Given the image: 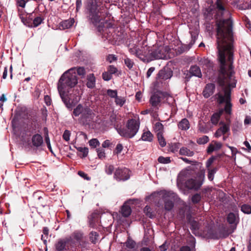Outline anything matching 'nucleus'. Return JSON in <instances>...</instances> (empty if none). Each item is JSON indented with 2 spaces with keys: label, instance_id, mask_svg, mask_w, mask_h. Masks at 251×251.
I'll use <instances>...</instances> for the list:
<instances>
[{
  "label": "nucleus",
  "instance_id": "nucleus-1",
  "mask_svg": "<svg viewBox=\"0 0 251 251\" xmlns=\"http://www.w3.org/2000/svg\"><path fill=\"white\" fill-rule=\"evenodd\" d=\"M217 44L218 59L220 63L218 78L222 90L214 96L220 110H231V88L235 87L236 80L232 70L233 54L232 21L227 19L217 21Z\"/></svg>",
  "mask_w": 251,
  "mask_h": 251
},
{
  "label": "nucleus",
  "instance_id": "nucleus-2",
  "mask_svg": "<svg viewBox=\"0 0 251 251\" xmlns=\"http://www.w3.org/2000/svg\"><path fill=\"white\" fill-rule=\"evenodd\" d=\"M176 197V194L173 191L162 190L152 193L146 198V200H151L158 207L162 206L164 202V209L170 211L174 207Z\"/></svg>",
  "mask_w": 251,
  "mask_h": 251
},
{
  "label": "nucleus",
  "instance_id": "nucleus-3",
  "mask_svg": "<svg viewBox=\"0 0 251 251\" xmlns=\"http://www.w3.org/2000/svg\"><path fill=\"white\" fill-rule=\"evenodd\" d=\"M74 69H71L65 72L60 78L57 85V89L60 95H63V91H65L66 87H73L77 83V78Z\"/></svg>",
  "mask_w": 251,
  "mask_h": 251
},
{
  "label": "nucleus",
  "instance_id": "nucleus-4",
  "mask_svg": "<svg viewBox=\"0 0 251 251\" xmlns=\"http://www.w3.org/2000/svg\"><path fill=\"white\" fill-rule=\"evenodd\" d=\"M140 124L138 117L129 119L127 121L125 127L117 126V131L123 137L132 138L138 132Z\"/></svg>",
  "mask_w": 251,
  "mask_h": 251
},
{
  "label": "nucleus",
  "instance_id": "nucleus-5",
  "mask_svg": "<svg viewBox=\"0 0 251 251\" xmlns=\"http://www.w3.org/2000/svg\"><path fill=\"white\" fill-rule=\"evenodd\" d=\"M169 99H173L169 94L158 91L151 96L150 102L153 107H157L160 106L162 102L168 101Z\"/></svg>",
  "mask_w": 251,
  "mask_h": 251
},
{
  "label": "nucleus",
  "instance_id": "nucleus-6",
  "mask_svg": "<svg viewBox=\"0 0 251 251\" xmlns=\"http://www.w3.org/2000/svg\"><path fill=\"white\" fill-rule=\"evenodd\" d=\"M204 177V172L201 170L198 173L196 178L189 179L185 182V186L189 189L197 190L202 185Z\"/></svg>",
  "mask_w": 251,
  "mask_h": 251
},
{
  "label": "nucleus",
  "instance_id": "nucleus-7",
  "mask_svg": "<svg viewBox=\"0 0 251 251\" xmlns=\"http://www.w3.org/2000/svg\"><path fill=\"white\" fill-rule=\"evenodd\" d=\"M63 95H60L62 101L68 109L73 108L79 101L80 98L78 95L72 93L67 94L63 91Z\"/></svg>",
  "mask_w": 251,
  "mask_h": 251
},
{
  "label": "nucleus",
  "instance_id": "nucleus-8",
  "mask_svg": "<svg viewBox=\"0 0 251 251\" xmlns=\"http://www.w3.org/2000/svg\"><path fill=\"white\" fill-rule=\"evenodd\" d=\"M150 59H166V49L164 46L154 47L151 51Z\"/></svg>",
  "mask_w": 251,
  "mask_h": 251
},
{
  "label": "nucleus",
  "instance_id": "nucleus-9",
  "mask_svg": "<svg viewBox=\"0 0 251 251\" xmlns=\"http://www.w3.org/2000/svg\"><path fill=\"white\" fill-rule=\"evenodd\" d=\"M99 13L100 11L97 6L95 5L91 6L89 9V19L96 26L98 25V24L100 23L101 20Z\"/></svg>",
  "mask_w": 251,
  "mask_h": 251
},
{
  "label": "nucleus",
  "instance_id": "nucleus-10",
  "mask_svg": "<svg viewBox=\"0 0 251 251\" xmlns=\"http://www.w3.org/2000/svg\"><path fill=\"white\" fill-rule=\"evenodd\" d=\"M82 113L80 118H79V122L83 125H87L95 120V114L93 111H82Z\"/></svg>",
  "mask_w": 251,
  "mask_h": 251
},
{
  "label": "nucleus",
  "instance_id": "nucleus-11",
  "mask_svg": "<svg viewBox=\"0 0 251 251\" xmlns=\"http://www.w3.org/2000/svg\"><path fill=\"white\" fill-rule=\"evenodd\" d=\"M114 178L118 181H125L130 177L129 170L126 168H118L114 173Z\"/></svg>",
  "mask_w": 251,
  "mask_h": 251
},
{
  "label": "nucleus",
  "instance_id": "nucleus-12",
  "mask_svg": "<svg viewBox=\"0 0 251 251\" xmlns=\"http://www.w3.org/2000/svg\"><path fill=\"white\" fill-rule=\"evenodd\" d=\"M136 201H138V200L130 199L124 203L121 209V213L124 217H127L131 214V209L128 204H134Z\"/></svg>",
  "mask_w": 251,
  "mask_h": 251
},
{
  "label": "nucleus",
  "instance_id": "nucleus-13",
  "mask_svg": "<svg viewBox=\"0 0 251 251\" xmlns=\"http://www.w3.org/2000/svg\"><path fill=\"white\" fill-rule=\"evenodd\" d=\"M109 115H110L109 119L111 124L113 125L117 130V126H121L119 125V124L122 123L121 117L117 114L116 112H114V111H111Z\"/></svg>",
  "mask_w": 251,
  "mask_h": 251
},
{
  "label": "nucleus",
  "instance_id": "nucleus-14",
  "mask_svg": "<svg viewBox=\"0 0 251 251\" xmlns=\"http://www.w3.org/2000/svg\"><path fill=\"white\" fill-rule=\"evenodd\" d=\"M173 75V72L169 69H162L159 71L157 75V80H166L170 78Z\"/></svg>",
  "mask_w": 251,
  "mask_h": 251
},
{
  "label": "nucleus",
  "instance_id": "nucleus-15",
  "mask_svg": "<svg viewBox=\"0 0 251 251\" xmlns=\"http://www.w3.org/2000/svg\"><path fill=\"white\" fill-rule=\"evenodd\" d=\"M215 86L213 83L207 84L203 90L202 94L205 98L211 96L215 91Z\"/></svg>",
  "mask_w": 251,
  "mask_h": 251
},
{
  "label": "nucleus",
  "instance_id": "nucleus-16",
  "mask_svg": "<svg viewBox=\"0 0 251 251\" xmlns=\"http://www.w3.org/2000/svg\"><path fill=\"white\" fill-rule=\"evenodd\" d=\"M31 143L33 147L39 148L43 144L42 136L39 134H35L32 137Z\"/></svg>",
  "mask_w": 251,
  "mask_h": 251
},
{
  "label": "nucleus",
  "instance_id": "nucleus-17",
  "mask_svg": "<svg viewBox=\"0 0 251 251\" xmlns=\"http://www.w3.org/2000/svg\"><path fill=\"white\" fill-rule=\"evenodd\" d=\"M151 50H149V47L147 46H145L144 47H141V49L139 48V53L140 55L138 56V58L140 59L143 60H144V58H150V53Z\"/></svg>",
  "mask_w": 251,
  "mask_h": 251
},
{
  "label": "nucleus",
  "instance_id": "nucleus-18",
  "mask_svg": "<svg viewBox=\"0 0 251 251\" xmlns=\"http://www.w3.org/2000/svg\"><path fill=\"white\" fill-rule=\"evenodd\" d=\"M189 245L190 246H184L182 247L180 251H196V239L194 237H192L190 238L189 241Z\"/></svg>",
  "mask_w": 251,
  "mask_h": 251
},
{
  "label": "nucleus",
  "instance_id": "nucleus-19",
  "mask_svg": "<svg viewBox=\"0 0 251 251\" xmlns=\"http://www.w3.org/2000/svg\"><path fill=\"white\" fill-rule=\"evenodd\" d=\"M69 241V239H60L58 240L55 245V249L57 251H65L66 250V244Z\"/></svg>",
  "mask_w": 251,
  "mask_h": 251
},
{
  "label": "nucleus",
  "instance_id": "nucleus-20",
  "mask_svg": "<svg viewBox=\"0 0 251 251\" xmlns=\"http://www.w3.org/2000/svg\"><path fill=\"white\" fill-rule=\"evenodd\" d=\"M96 85V78L93 74H90L87 76L86 86L89 88H94Z\"/></svg>",
  "mask_w": 251,
  "mask_h": 251
},
{
  "label": "nucleus",
  "instance_id": "nucleus-21",
  "mask_svg": "<svg viewBox=\"0 0 251 251\" xmlns=\"http://www.w3.org/2000/svg\"><path fill=\"white\" fill-rule=\"evenodd\" d=\"M227 221L229 224H234L236 225L238 222V216L233 213H229L227 217Z\"/></svg>",
  "mask_w": 251,
  "mask_h": 251
},
{
  "label": "nucleus",
  "instance_id": "nucleus-22",
  "mask_svg": "<svg viewBox=\"0 0 251 251\" xmlns=\"http://www.w3.org/2000/svg\"><path fill=\"white\" fill-rule=\"evenodd\" d=\"M72 237L78 242L80 245H81V242H82L83 238V233L80 231H75L72 234Z\"/></svg>",
  "mask_w": 251,
  "mask_h": 251
},
{
  "label": "nucleus",
  "instance_id": "nucleus-23",
  "mask_svg": "<svg viewBox=\"0 0 251 251\" xmlns=\"http://www.w3.org/2000/svg\"><path fill=\"white\" fill-rule=\"evenodd\" d=\"M190 73L194 76L201 78L202 76L200 68L197 66H191L190 69Z\"/></svg>",
  "mask_w": 251,
  "mask_h": 251
},
{
  "label": "nucleus",
  "instance_id": "nucleus-24",
  "mask_svg": "<svg viewBox=\"0 0 251 251\" xmlns=\"http://www.w3.org/2000/svg\"><path fill=\"white\" fill-rule=\"evenodd\" d=\"M179 153L180 155H186L189 157L193 156L194 155V152L191 151L187 147H183L179 150Z\"/></svg>",
  "mask_w": 251,
  "mask_h": 251
},
{
  "label": "nucleus",
  "instance_id": "nucleus-25",
  "mask_svg": "<svg viewBox=\"0 0 251 251\" xmlns=\"http://www.w3.org/2000/svg\"><path fill=\"white\" fill-rule=\"evenodd\" d=\"M191 176V171L189 170L185 169L181 171L178 176V179L180 181L185 180V178Z\"/></svg>",
  "mask_w": 251,
  "mask_h": 251
},
{
  "label": "nucleus",
  "instance_id": "nucleus-26",
  "mask_svg": "<svg viewBox=\"0 0 251 251\" xmlns=\"http://www.w3.org/2000/svg\"><path fill=\"white\" fill-rule=\"evenodd\" d=\"M226 2V0H217L216 2V8L218 12H221V14L225 11V4Z\"/></svg>",
  "mask_w": 251,
  "mask_h": 251
},
{
  "label": "nucleus",
  "instance_id": "nucleus-27",
  "mask_svg": "<svg viewBox=\"0 0 251 251\" xmlns=\"http://www.w3.org/2000/svg\"><path fill=\"white\" fill-rule=\"evenodd\" d=\"M89 239L91 242L93 244H96L99 241L100 237L99 234L96 231H91L89 233Z\"/></svg>",
  "mask_w": 251,
  "mask_h": 251
},
{
  "label": "nucleus",
  "instance_id": "nucleus-28",
  "mask_svg": "<svg viewBox=\"0 0 251 251\" xmlns=\"http://www.w3.org/2000/svg\"><path fill=\"white\" fill-rule=\"evenodd\" d=\"M190 228L192 231V232L195 234L199 233V230L200 228V223L194 220L190 222Z\"/></svg>",
  "mask_w": 251,
  "mask_h": 251
},
{
  "label": "nucleus",
  "instance_id": "nucleus-29",
  "mask_svg": "<svg viewBox=\"0 0 251 251\" xmlns=\"http://www.w3.org/2000/svg\"><path fill=\"white\" fill-rule=\"evenodd\" d=\"M223 111H218L214 113L211 118V122L213 125H217L219 121L220 118L222 114Z\"/></svg>",
  "mask_w": 251,
  "mask_h": 251
},
{
  "label": "nucleus",
  "instance_id": "nucleus-30",
  "mask_svg": "<svg viewBox=\"0 0 251 251\" xmlns=\"http://www.w3.org/2000/svg\"><path fill=\"white\" fill-rule=\"evenodd\" d=\"M178 128L181 130H186L189 128V124L186 119H183L178 124Z\"/></svg>",
  "mask_w": 251,
  "mask_h": 251
},
{
  "label": "nucleus",
  "instance_id": "nucleus-31",
  "mask_svg": "<svg viewBox=\"0 0 251 251\" xmlns=\"http://www.w3.org/2000/svg\"><path fill=\"white\" fill-rule=\"evenodd\" d=\"M75 20L74 19H70L63 21L61 24V26L63 28H69L74 25Z\"/></svg>",
  "mask_w": 251,
  "mask_h": 251
},
{
  "label": "nucleus",
  "instance_id": "nucleus-32",
  "mask_svg": "<svg viewBox=\"0 0 251 251\" xmlns=\"http://www.w3.org/2000/svg\"><path fill=\"white\" fill-rule=\"evenodd\" d=\"M32 14H27L25 18L22 17L21 18L23 23L29 27H32V24L31 23Z\"/></svg>",
  "mask_w": 251,
  "mask_h": 251
},
{
  "label": "nucleus",
  "instance_id": "nucleus-33",
  "mask_svg": "<svg viewBox=\"0 0 251 251\" xmlns=\"http://www.w3.org/2000/svg\"><path fill=\"white\" fill-rule=\"evenodd\" d=\"M153 138V135L150 131L144 132L141 137L142 140L151 142Z\"/></svg>",
  "mask_w": 251,
  "mask_h": 251
},
{
  "label": "nucleus",
  "instance_id": "nucleus-34",
  "mask_svg": "<svg viewBox=\"0 0 251 251\" xmlns=\"http://www.w3.org/2000/svg\"><path fill=\"white\" fill-rule=\"evenodd\" d=\"M25 111H21V110L16 111L15 114L14 116L12 121V123L13 126H14V125L15 124H16L19 120V119H20V116H21V115L25 113Z\"/></svg>",
  "mask_w": 251,
  "mask_h": 251
},
{
  "label": "nucleus",
  "instance_id": "nucleus-35",
  "mask_svg": "<svg viewBox=\"0 0 251 251\" xmlns=\"http://www.w3.org/2000/svg\"><path fill=\"white\" fill-rule=\"evenodd\" d=\"M144 212L146 215L150 218H153L154 217V214L152 211L151 208L150 206L147 205L144 209Z\"/></svg>",
  "mask_w": 251,
  "mask_h": 251
},
{
  "label": "nucleus",
  "instance_id": "nucleus-36",
  "mask_svg": "<svg viewBox=\"0 0 251 251\" xmlns=\"http://www.w3.org/2000/svg\"><path fill=\"white\" fill-rule=\"evenodd\" d=\"M241 210L245 214H251V206L248 204H244L241 206Z\"/></svg>",
  "mask_w": 251,
  "mask_h": 251
},
{
  "label": "nucleus",
  "instance_id": "nucleus-37",
  "mask_svg": "<svg viewBox=\"0 0 251 251\" xmlns=\"http://www.w3.org/2000/svg\"><path fill=\"white\" fill-rule=\"evenodd\" d=\"M124 62L126 66L130 70L133 68L134 64L133 61L126 56L124 59Z\"/></svg>",
  "mask_w": 251,
  "mask_h": 251
},
{
  "label": "nucleus",
  "instance_id": "nucleus-38",
  "mask_svg": "<svg viewBox=\"0 0 251 251\" xmlns=\"http://www.w3.org/2000/svg\"><path fill=\"white\" fill-rule=\"evenodd\" d=\"M157 136L159 145L162 147H164L166 146V143L165 139L164 138L162 133H157Z\"/></svg>",
  "mask_w": 251,
  "mask_h": 251
},
{
  "label": "nucleus",
  "instance_id": "nucleus-39",
  "mask_svg": "<svg viewBox=\"0 0 251 251\" xmlns=\"http://www.w3.org/2000/svg\"><path fill=\"white\" fill-rule=\"evenodd\" d=\"M217 171V168H214L212 169H208V178L209 180L212 181L214 179V175Z\"/></svg>",
  "mask_w": 251,
  "mask_h": 251
},
{
  "label": "nucleus",
  "instance_id": "nucleus-40",
  "mask_svg": "<svg viewBox=\"0 0 251 251\" xmlns=\"http://www.w3.org/2000/svg\"><path fill=\"white\" fill-rule=\"evenodd\" d=\"M115 102L117 105L122 106L126 102V99L125 97L117 96L115 100Z\"/></svg>",
  "mask_w": 251,
  "mask_h": 251
},
{
  "label": "nucleus",
  "instance_id": "nucleus-41",
  "mask_svg": "<svg viewBox=\"0 0 251 251\" xmlns=\"http://www.w3.org/2000/svg\"><path fill=\"white\" fill-rule=\"evenodd\" d=\"M199 65L202 66L203 67L205 66L209 67L211 66V63L209 60L207 58H202L199 61Z\"/></svg>",
  "mask_w": 251,
  "mask_h": 251
},
{
  "label": "nucleus",
  "instance_id": "nucleus-42",
  "mask_svg": "<svg viewBox=\"0 0 251 251\" xmlns=\"http://www.w3.org/2000/svg\"><path fill=\"white\" fill-rule=\"evenodd\" d=\"M114 170V166L110 164H106L105 166V172L108 175H112Z\"/></svg>",
  "mask_w": 251,
  "mask_h": 251
},
{
  "label": "nucleus",
  "instance_id": "nucleus-43",
  "mask_svg": "<svg viewBox=\"0 0 251 251\" xmlns=\"http://www.w3.org/2000/svg\"><path fill=\"white\" fill-rule=\"evenodd\" d=\"M203 234L208 238H215L216 237L213 233V230L211 228L208 227L207 231H203Z\"/></svg>",
  "mask_w": 251,
  "mask_h": 251
},
{
  "label": "nucleus",
  "instance_id": "nucleus-44",
  "mask_svg": "<svg viewBox=\"0 0 251 251\" xmlns=\"http://www.w3.org/2000/svg\"><path fill=\"white\" fill-rule=\"evenodd\" d=\"M201 200V196L200 194H198V193H197V194H195V195H194L192 197V199H191L192 202L194 204L199 203V202H200Z\"/></svg>",
  "mask_w": 251,
  "mask_h": 251
},
{
  "label": "nucleus",
  "instance_id": "nucleus-45",
  "mask_svg": "<svg viewBox=\"0 0 251 251\" xmlns=\"http://www.w3.org/2000/svg\"><path fill=\"white\" fill-rule=\"evenodd\" d=\"M129 51L131 54L135 55L137 57L140 55L139 53V48H137L136 45L134 46L132 48H129Z\"/></svg>",
  "mask_w": 251,
  "mask_h": 251
},
{
  "label": "nucleus",
  "instance_id": "nucleus-46",
  "mask_svg": "<svg viewBox=\"0 0 251 251\" xmlns=\"http://www.w3.org/2000/svg\"><path fill=\"white\" fill-rule=\"evenodd\" d=\"M43 18H42L41 17H37L34 19L32 22V26L33 27H37L39 25H40L42 22H43Z\"/></svg>",
  "mask_w": 251,
  "mask_h": 251
},
{
  "label": "nucleus",
  "instance_id": "nucleus-47",
  "mask_svg": "<svg viewBox=\"0 0 251 251\" xmlns=\"http://www.w3.org/2000/svg\"><path fill=\"white\" fill-rule=\"evenodd\" d=\"M158 161L162 164H168L171 162L170 157L161 156L158 158Z\"/></svg>",
  "mask_w": 251,
  "mask_h": 251
},
{
  "label": "nucleus",
  "instance_id": "nucleus-48",
  "mask_svg": "<svg viewBox=\"0 0 251 251\" xmlns=\"http://www.w3.org/2000/svg\"><path fill=\"white\" fill-rule=\"evenodd\" d=\"M209 141V138L207 136H203L201 137H200L198 139L197 143L199 144L202 145L207 143Z\"/></svg>",
  "mask_w": 251,
  "mask_h": 251
},
{
  "label": "nucleus",
  "instance_id": "nucleus-49",
  "mask_svg": "<svg viewBox=\"0 0 251 251\" xmlns=\"http://www.w3.org/2000/svg\"><path fill=\"white\" fill-rule=\"evenodd\" d=\"M154 129L156 132H157V133H162L163 126L161 123L157 122L154 125Z\"/></svg>",
  "mask_w": 251,
  "mask_h": 251
},
{
  "label": "nucleus",
  "instance_id": "nucleus-50",
  "mask_svg": "<svg viewBox=\"0 0 251 251\" xmlns=\"http://www.w3.org/2000/svg\"><path fill=\"white\" fill-rule=\"evenodd\" d=\"M89 145L93 148H96L100 145V142L96 138H94L89 141Z\"/></svg>",
  "mask_w": 251,
  "mask_h": 251
},
{
  "label": "nucleus",
  "instance_id": "nucleus-51",
  "mask_svg": "<svg viewBox=\"0 0 251 251\" xmlns=\"http://www.w3.org/2000/svg\"><path fill=\"white\" fill-rule=\"evenodd\" d=\"M97 154L98 157L100 159H103L105 157V154L104 152V149L102 148H99L97 149Z\"/></svg>",
  "mask_w": 251,
  "mask_h": 251
},
{
  "label": "nucleus",
  "instance_id": "nucleus-52",
  "mask_svg": "<svg viewBox=\"0 0 251 251\" xmlns=\"http://www.w3.org/2000/svg\"><path fill=\"white\" fill-rule=\"evenodd\" d=\"M126 245L128 248L133 249L135 246V242L133 240L128 238L126 242Z\"/></svg>",
  "mask_w": 251,
  "mask_h": 251
},
{
  "label": "nucleus",
  "instance_id": "nucleus-53",
  "mask_svg": "<svg viewBox=\"0 0 251 251\" xmlns=\"http://www.w3.org/2000/svg\"><path fill=\"white\" fill-rule=\"evenodd\" d=\"M102 78L105 81H109L112 78V75L108 71L102 73Z\"/></svg>",
  "mask_w": 251,
  "mask_h": 251
},
{
  "label": "nucleus",
  "instance_id": "nucleus-54",
  "mask_svg": "<svg viewBox=\"0 0 251 251\" xmlns=\"http://www.w3.org/2000/svg\"><path fill=\"white\" fill-rule=\"evenodd\" d=\"M107 94L109 97L111 98H114L115 99H116V97L118 96L117 90L108 89L107 91Z\"/></svg>",
  "mask_w": 251,
  "mask_h": 251
},
{
  "label": "nucleus",
  "instance_id": "nucleus-55",
  "mask_svg": "<svg viewBox=\"0 0 251 251\" xmlns=\"http://www.w3.org/2000/svg\"><path fill=\"white\" fill-rule=\"evenodd\" d=\"M107 71L111 75L116 73L118 71V69L113 65H110L107 69Z\"/></svg>",
  "mask_w": 251,
  "mask_h": 251
},
{
  "label": "nucleus",
  "instance_id": "nucleus-56",
  "mask_svg": "<svg viewBox=\"0 0 251 251\" xmlns=\"http://www.w3.org/2000/svg\"><path fill=\"white\" fill-rule=\"evenodd\" d=\"M70 135H71V133H70V131H69L68 130H65L63 134V138L66 141H69L70 140Z\"/></svg>",
  "mask_w": 251,
  "mask_h": 251
},
{
  "label": "nucleus",
  "instance_id": "nucleus-57",
  "mask_svg": "<svg viewBox=\"0 0 251 251\" xmlns=\"http://www.w3.org/2000/svg\"><path fill=\"white\" fill-rule=\"evenodd\" d=\"M7 99L5 94H3L0 97V108H2L3 103L7 101Z\"/></svg>",
  "mask_w": 251,
  "mask_h": 251
},
{
  "label": "nucleus",
  "instance_id": "nucleus-58",
  "mask_svg": "<svg viewBox=\"0 0 251 251\" xmlns=\"http://www.w3.org/2000/svg\"><path fill=\"white\" fill-rule=\"evenodd\" d=\"M77 73L79 75L81 76L82 77H84V76L85 75L86 72L84 68L78 67L77 68Z\"/></svg>",
  "mask_w": 251,
  "mask_h": 251
},
{
  "label": "nucleus",
  "instance_id": "nucleus-59",
  "mask_svg": "<svg viewBox=\"0 0 251 251\" xmlns=\"http://www.w3.org/2000/svg\"><path fill=\"white\" fill-rule=\"evenodd\" d=\"M107 61L109 63H112L117 60V57L114 54H109L106 58Z\"/></svg>",
  "mask_w": 251,
  "mask_h": 251
},
{
  "label": "nucleus",
  "instance_id": "nucleus-60",
  "mask_svg": "<svg viewBox=\"0 0 251 251\" xmlns=\"http://www.w3.org/2000/svg\"><path fill=\"white\" fill-rule=\"evenodd\" d=\"M123 149V145L120 143L118 144L116 146L115 150L114 151V153H116L117 154L120 153L121 152V151H122Z\"/></svg>",
  "mask_w": 251,
  "mask_h": 251
},
{
  "label": "nucleus",
  "instance_id": "nucleus-61",
  "mask_svg": "<svg viewBox=\"0 0 251 251\" xmlns=\"http://www.w3.org/2000/svg\"><path fill=\"white\" fill-rule=\"evenodd\" d=\"M231 151L232 156L235 160L236 159L235 155L238 152L237 149L233 147H229Z\"/></svg>",
  "mask_w": 251,
  "mask_h": 251
},
{
  "label": "nucleus",
  "instance_id": "nucleus-62",
  "mask_svg": "<svg viewBox=\"0 0 251 251\" xmlns=\"http://www.w3.org/2000/svg\"><path fill=\"white\" fill-rule=\"evenodd\" d=\"M45 140L46 143L47 144L48 148L51 152H52L49 135H47L46 137H45Z\"/></svg>",
  "mask_w": 251,
  "mask_h": 251
},
{
  "label": "nucleus",
  "instance_id": "nucleus-63",
  "mask_svg": "<svg viewBox=\"0 0 251 251\" xmlns=\"http://www.w3.org/2000/svg\"><path fill=\"white\" fill-rule=\"evenodd\" d=\"M78 175L86 180H90V178L87 176V175L82 171H79L78 172Z\"/></svg>",
  "mask_w": 251,
  "mask_h": 251
},
{
  "label": "nucleus",
  "instance_id": "nucleus-64",
  "mask_svg": "<svg viewBox=\"0 0 251 251\" xmlns=\"http://www.w3.org/2000/svg\"><path fill=\"white\" fill-rule=\"evenodd\" d=\"M44 100L46 105L48 106L50 105L51 103V100L48 95H46L44 97Z\"/></svg>",
  "mask_w": 251,
  "mask_h": 251
}]
</instances>
